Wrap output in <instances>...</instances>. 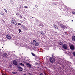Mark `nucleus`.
Instances as JSON below:
<instances>
[{
  "label": "nucleus",
  "mask_w": 75,
  "mask_h": 75,
  "mask_svg": "<svg viewBox=\"0 0 75 75\" xmlns=\"http://www.w3.org/2000/svg\"><path fill=\"white\" fill-rule=\"evenodd\" d=\"M11 22L12 24H14L15 25H17V22L16 21V20L12 18V21H11Z\"/></svg>",
  "instance_id": "f03ea898"
},
{
  "label": "nucleus",
  "mask_w": 75,
  "mask_h": 75,
  "mask_svg": "<svg viewBox=\"0 0 75 75\" xmlns=\"http://www.w3.org/2000/svg\"><path fill=\"white\" fill-rule=\"evenodd\" d=\"M35 46H36V47H37L38 46V45H39V43L38 42H35Z\"/></svg>",
  "instance_id": "9d476101"
},
{
  "label": "nucleus",
  "mask_w": 75,
  "mask_h": 75,
  "mask_svg": "<svg viewBox=\"0 0 75 75\" xmlns=\"http://www.w3.org/2000/svg\"><path fill=\"white\" fill-rule=\"evenodd\" d=\"M6 38L7 39H8V40H10L11 38V37L10 35H7L6 36Z\"/></svg>",
  "instance_id": "423d86ee"
},
{
  "label": "nucleus",
  "mask_w": 75,
  "mask_h": 75,
  "mask_svg": "<svg viewBox=\"0 0 75 75\" xmlns=\"http://www.w3.org/2000/svg\"><path fill=\"white\" fill-rule=\"evenodd\" d=\"M70 49L71 50H75V47L73 45H71L69 46Z\"/></svg>",
  "instance_id": "39448f33"
},
{
  "label": "nucleus",
  "mask_w": 75,
  "mask_h": 75,
  "mask_svg": "<svg viewBox=\"0 0 75 75\" xmlns=\"http://www.w3.org/2000/svg\"><path fill=\"white\" fill-rule=\"evenodd\" d=\"M24 8H28V6H24Z\"/></svg>",
  "instance_id": "473e14b6"
},
{
  "label": "nucleus",
  "mask_w": 75,
  "mask_h": 75,
  "mask_svg": "<svg viewBox=\"0 0 75 75\" xmlns=\"http://www.w3.org/2000/svg\"><path fill=\"white\" fill-rule=\"evenodd\" d=\"M23 20V21H24V20Z\"/></svg>",
  "instance_id": "49530a36"
},
{
  "label": "nucleus",
  "mask_w": 75,
  "mask_h": 75,
  "mask_svg": "<svg viewBox=\"0 0 75 75\" xmlns=\"http://www.w3.org/2000/svg\"><path fill=\"white\" fill-rule=\"evenodd\" d=\"M18 25H21V23H19L18 24Z\"/></svg>",
  "instance_id": "c85d7f7f"
},
{
  "label": "nucleus",
  "mask_w": 75,
  "mask_h": 75,
  "mask_svg": "<svg viewBox=\"0 0 75 75\" xmlns=\"http://www.w3.org/2000/svg\"><path fill=\"white\" fill-rule=\"evenodd\" d=\"M19 64L20 65H21V66H24V64H23V63H19Z\"/></svg>",
  "instance_id": "a211bd4d"
},
{
  "label": "nucleus",
  "mask_w": 75,
  "mask_h": 75,
  "mask_svg": "<svg viewBox=\"0 0 75 75\" xmlns=\"http://www.w3.org/2000/svg\"><path fill=\"white\" fill-rule=\"evenodd\" d=\"M12 74H16V72H15V71H12Z\"/></svg>",
  "instance_id": "5701e85b"
},
{
  "label": "nucleus",
  "mask_w": 75,
  "mask_h": 75,
  "mask_svg": "<svg viewBox=\"0 0 75 75\" xmlns=\"http://www.w3.org/2000/svg\"><path fill=\"white\" fill-rule=\"evenodd\" d=\"M72 39L73 41H75V36L74 35H73L72 36Z\"/></svg>",
  "instance_id": "ddd939ff"
},
{
  "label": "nucleus",
  "mask_w": 75,
  "mask_h": 75,
  "mask_svg": "<svg viewBox=\"0 0 75 75\" xmlns=\"http://www.w3.org/2000/svg\"><path fill=\"white\" fill-rule=\"evenodd\" d=\"M64 33L65 34H67V32H64Z\"/></svg>",
  "instance_id": "e433bc0d"
},
{
  "label": "nucleus",
  "mask_w": 75,
  "mask_h": 75,
  "mask_svg": "<svg viewBox=\"0 0 75 75\" xmlns=\"http://www.w3.org/2000/svg\"><path fill=\"white\" fill-rule=\"evenodd\" d=\"M60 25L62 28H65V25L63 24H60Z\"/></svg>",
  "instance_id": "1a4fd4ad"
},
{
  "label": "nucleus",
  "mask_w": 75,
  "mask_h": 75,
  "mask_svg": "<svg viewBox=\"0 0 75 75\" xmlns=\"http://www.w3.org/2000/svg\"><path fill=\"white\" fill-rule=\"evenodd\" d=\"M71 21H73V20H72Z\"/></svg>",
  "instance_id": "37998d69"
},
{
  "label": "nucleus",
  "mask_w": 75,
  "mask_h": 75,
  "mask_svg": "<svg viewBox=\"0 0 75 75\" xmlns=\"http://www.w3.org/2000/svg\"><path fill=\"white\" fill-rule=\"evenodd\" d=\"M35 7H36V8H38V6H37V5H35Z\"/></svg>",
  "instance_id": "c756f323"
},
{
  "label": "nucleus",
  "mask_w": 75,
  "mask_h": 75,
  "mask_svg": "<svg viewBox=\"0 0 75 75\" xmlns=\"http://www.w3.org/2000/svg\"><path fill=\"white\" fill-rule=\"evenodd\" d=\"M16 16H19V14H18V13H16Z\"/></svg>",
  "instance_id": "2f4dec72"
},
{
  "label": "nucleus",
  "mask_w": 75,
  "mask_h": 75,
  "mask_svg": "<svg viewBox=\"0 0 75 75\" xmlns=\"http://www.w3.org/2000/svg\"><path fill=\"white\" fill-rule=\"evenodd\" d=\"M13 65H17V64H18L17 63V61H16V60H14L13 61Z\"/></svg>",
  "instance_id": "20e7f679"
},
{
  "label": "nucleus",
  "mask_w": 75,
  "mask_h": 75,
  "mask_svg": "<svg viewBox=\"0 0 75 75\" xmlns=\"http://www.w3.org/2000/svg\"><path fill=\"white\" fill-rule=\"evenodd\" d=\"M32 18H33V17L32 16L31 17Z\"/></svg>",
  "instance_id": "79ce46f5"
},
{
  "label": "nucleus",
  "mask_w": 75,
  "mask_h": 75,
  "mask_svg": "<svg viewBox=\"0 0 75 75\" xmlns=\"http://www.w3.org/2000/svg\"><path fill=\"white\" fill-rule=\"evenodd\" d=\"M53 25L54 28H56V29H58V27L57 26V25L55 24H54Z\"/></svg>",
  "instance_id": "4468645a"
},
{
  "label": "nucleus",
  "mask_w": 75,
  "mask_h": 75,
  "mask_svg": "<svg viewBox=\"0 0 75 75\" xmlns=\"http://www.w3.org/2000/svg\"><path fill=\"white\" fill-rule=\"evenodd\" d=\"M33 42H34V44H35V43L36 42V41L35 40H33Z\"/></svg>",
  "instance_id": "4be33fe9"
},
{
  "label": "nucleus",
  "mask_w": 75,
  "mask_h": 75,
  "mask_svg": "<svg viewBox=\"0 0 75 75\" xmlns=\"http://www.w3.org/2000/svg\"><path fill=\"white\" fill-rule=\"evenodd\" d=\"M19 32H20L21 33V29H19Z\"/></svg>",
  "instance_id": "bb28decb"
},
{
  "label": "nucleus",
  "mask_w": 75,
  "mask_h": 75,
  "mask_svg": "<svg viewBox=\"0 0 75 75\" xmlns=\"http://www.w3.org/2000/svg\"><path fill=\"white\" fill-rule=\"evenodd\" d=\"M73 56H75V52H73Z\"/></svg>",
  "instance_id": "b1692460"
},
{
  "label": "nucleus",
  "mask_w": 75,
  "mask_h": 75,
  "mask_svg": "<svg viewBox=\"0 0 75 75\" xmlns=\"http://www.w3.org/2000/svg\"><path fill=\"white\" fill-rule=\"evenodd\" d=\"M54 5H56L57 4H56L55 3H54Z\"/></svg>",
  "instance_id": "58836bf2"
},
{
  "label": "nucleus",
  "mask_w": 75,
  "mask_h": 75,
  "mask_svg": "<svg viewBox=\"0 0 75 75\" xmlns=\"http://www.w3.org/2000/svg\"><path fill=\"white\" fill-rule=\"evenodd\" d=\"M31 54L33 56V57H36V55H35V54H34V53L33 52H31Z\"/></svg>",
  "instance_id": "2eb2a0df"
},
{
  "label": "nucleus",
  "mask_w": 75,
  "mask_h": 75,
  "mask_svg": "<svg viewBox=\"0 0 75 75\" xmlns=\"http://www.w3.org/2000/svg\"><path fill=\"white\" fill-rule=\"evenodd\" d=\"M33 8L34 9L35 8Z\"/></svg>",
  "instance_id": "a18cd8bd"
},
{
  "label": "nucleus",
  "mask_w": 75,
  "mask_h": 75,
  "mask_svg": "<svg viewBox=\"0 0 75 75\" xmlns=\"http://www.w3.org/2000/svg\"><path fill=\"white\" fill-rule=\"evenodd\" d=\"M52 57H53V55H52Z\"/></svg>",
  "instance_id": "c03bdc74"
},
{
  "label": "nucleus",
  "mask_w": 75,
  "mask_h": 75,
  "mask_svg": "<svg viewBox=\"0 0 75 75\" xmlns=\"http://www.w3.org/2000/svg\"><path fill=\"white\" fill-rule=\"evenodd\" d=\"M23 28L24 30H26V31H27L28 30L27 28L25 27V26H24V25L23 26Z\"/></svg>",
  "instance_id": "9b49d317"
},
{
  "label": "nucleus",
  "mask_w": 75,
  "mask_h": 75,
  "mask_svg": "<svg viewBox=\"0 0 75 75\" xmlns=\"http://www.w3.org/2000/svg\"><path fill=\"white\" fill-rule=\"evenodd\" d=\"M72 13L73 14H75V12L74 11H73L72 12Z\"/></svg>",
  "instance_id": "cd10ccee"
},
{
  "label": "nucleus",
  "mask_w": 75,
  "mask_h": 75,
  "mask_svg": "<svg viewBox=\"0 0 75 75\" xmlns=\"http://www.w3.org/2000/svg\"><path fill=\"white\" fill-rule=\"evenodd\" d=\"M39 75H43V74L41 73H40Z\"/></svg>",
  "instance_id": "c9c22d12"
},
{
  "label": "nucleus",
  "mask_w": 75,
  "mask_h": 75,
  "mask_svg": "<svg viewBox=\"0 0 75 75\" xmlns=\"http://www.w3.org/2000/svg\"><path fill=\"white\" fill-rule=\"evenodd\" d=\"M24 18L25 20H26V18Z\"/></svg>",
  "instance_id": "4c0bfd02"
},
{
  "label": "nucleus",
  "mask_w": 75,
  "mask_h": 75,
  "mask_svg": "<svg viewBox=\"0 0 75 75\" xmlns=\"http://www.w3.org/2000/svg\"><path fill=\"white\" fill-rule=\"evenodd\" d=\"M23 75H26V74H23Z\"/></svg>",
  "instance_id": "a19ab883"
},
{
  "label": "nucleus",
  "mask_w": 75,
  "mask_h": 75,
  "mask_svg": "<svg viewBox=\"0 0 75 75\" xmlns=\"http://www.w3.org/2000/svg\"><path fill=\"white\" fill-rule=\"evenodd\" d=\"M4 55V57H5V58H7V56H8V55H7V53H5L3 54Z\"/></svg>",
  "instance_id": "f8f14e48"
},
{
  "label": "nucleus",
  "mask_w": 75,
  "mask_h": 75,
  "mask_svg": "<svg viewBox=\"0 0 75 75\" xmlns=\"http://www.w3.org/2000/svg\"><path fill=\"white\" fill-rule=\"evenodd\" d=\"M28 74H29V75H34V74H31L30 73H28Z\"/></svg>",
  "instance_id": "7c9ffc66"
},
{
  "label": "nucleus",
  "mask_w": 75,
  "mask_h": 75,
  "mask_svg": "<svg viewBox=\"0 0 75 75\" xmlns=\"http://www.w3.org/2000/svg\"><path fill=\"white\" fill-rule=\"evenodd\" d=\"M16 44H19V41L17 40L16 41V42H15Z\"/></svg>",
  "instance_id": "aec40b11"
},
{
  "label": "nucleus",
  "mask_w": 75,
  "mask_h": 75,
  "mask_svg": "<svg viewBox=\"0 0 75 75\" xmlns=\"http://www.w3.org/2000/svg\"><path fill=\"white\" fill-rule=\"evenodd\" d=\"M19 17H20L21 18H23V16H21L20 15H19Z\"/></svg>",
  "instance_id": "393cba45"
},
{
  "label": "nucleus",
  "mask_w": 75,
  "mask_h": 75,
  "mask_svg": "<svg viewBox=\"0 0 75 75\" xmlns=\"http://www.w3.org/2000/svg\"><path fill=\"white\" fill-rule=\"evenodd\" d=\"M26 65L28 67L31 68V64L30 63H27L26 64Z\"/></svg>",
  "instance_id": "0eeeda50"
},
{
  "label": "nucleus",
  "mask_w": 75,
  "mask_h": 75,
  "mask_svg": "<svg viewBox=\"0 0 75 75\" xmlns=\"http://www.w3.org/2000/svg\"><path fill=\"white\" fill-rule=\"evenodd\" d=\"M0 14H1V15H2V16H4V13L3 12L1 11L0 12Z\"/></svg>",
  "instance_id": "f3484780"
},
{
  "label": "nucleus",
  "mask_w": 75,
  "mask_h": 75,
  "mask_svg": "<svg viewBox=\"0 0 75 75\" xmlns=\"http://www.w3.org/2000/svg\"><path fill=\"white\" fill-rule=\"evenodd\" d=\"M4 10H5V12H6V13H7V10H6V9H4Z\"/></svg>",
  "instance_id": "f704fd0d"
},
{
  "label": "nucleus",
  "mask_w": 75,
  "mask_h": 75,
  "mask_svg": "<svg viewBox=\"0 0 75 75\" xmlns=\"http://www.w3.org/2000/svg\"><path fill=\"white\" fill-rule=\"evenodd\" d=\"M59 45H63V42H60L59 43Z\"/></svg>",
  "instance_id": "dca6fc26"
},
{
  "label": "nucleus",
  "mask_w": 75,
  "mask_h": 75,
  "mask_svg": "<svg viewBox=\"0 0 75 75\" xmlns=\"http://www.w3.org/2000/svg\"><path fill=\"white\" fill-rule=\"evenodd\" d=\"M40 33L41 34H42V35H45V33H43V32H40Z\"/></svg>",
  "instance_id": "6ab92c4d"
},
{
  "label": "nucleus",
  "mask_w": 75,
  "mask_h": 75,
  "mask_svg": "<svg viewBox=\"0 0 75 75\" xmlns=\"http://www.w3.org/2000/svg\"><path fill=\"white\" fill-rule=\"evenodd\" d=\"M39 64H38V63L36 62L35 63V65H38Z\"/></svg>",
  "instance_id": "a878e982"
},
{
  "label": "nucleus",
  "mask_w": 75,
  "mask_h": 75,
  "mask_svg": "<svg viewBox=\"0 0 75 75\" xmlns=\"http://www.w3.org/2000/svg\"><path fill=\"white\" fill-rule=\"evenodd\" d=\"M49 61L51 63H54L55 61V60L54 58L50 57L49 59Z\"/></svg>",
  "instance_id": "f257e3e1"
},
{
  "label": "nucleus",
  "mask_w": 75,
  "mask_h": 75,
  "mask_svg": "<svg viewBox=\"0 0 75 75\" xmlns=\"http://www.w3.org/2000/svg\"><path fill=\"white\" fill-rule=\"evenodd\" d=\"M17 67L18 68V71H23V68L20 67L18 66H18H17Z\"/></svg>",
  "instance_id": "6e6552de"
},
{
  "label": "nucleus",
  "mask_w": 75,
  "mask_h": 75,
  "mask_svg": "<svg viewBox=\"0 0 75 75\" xmlns=\"http://www.w3.org/2000/svg\"><path fill=\"white\" fill-rule=\"evenodd\" d=\"M2 75H4L5 74H2Z\"/></svg>",
  "instance_id": "ea45409f"
},
{
  "label": "nucleus",
  "mask_w": 75,
  "mask_h": 75,
  "mask_svg": "<svg viewBox=\"0 0 75 75\" xmlns=\"http://www.w3.org/2000/svg\"><path fill=\"white\" fill-rule=\"evenodd\" d=\"M62 47H63L64 49L67 50L68 48V46L67 45L64 44L62 46Z\"/></svg>",
  "instance_id": "7ed1b4c3"
},
{
  "label": "nucleus",
  "mask_w": 75,
  "mask_h": 75,
  "mask_svg": "<svg viewBox=\"0 0 75 75\" xmlns=\"http://www.w3.org/2000/svg\"><path fill=\"white\" fill-rule=\"evenodd\" d=\"M21 8H22V7L21 6H20L19 7V8H20V9H21Z\"/></svg>",
  "instance_id": "72a5a7b5"
},
{
  "label": "nucleus",
  "mask_w": 75,
  "mask_h": 75,
  "mask_svg": "<svg viewBox=\"0 0 75 75\" xmlns=\"http://www.w3.org/2000/svg\"><path fill=\"white\" fill-rule=\"evenodd\" d=\"M10 2L12 4H13V3H14V2H13V1L12 0H11L10 1Z\"/></svg>",
  "instance_id": "412c9836"
}]
</instances>
